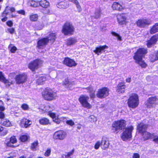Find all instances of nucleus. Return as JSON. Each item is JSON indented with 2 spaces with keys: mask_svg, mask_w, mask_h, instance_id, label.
I'll return each instance as SVG.
<instances>
[{
  "mask_svg": "<svg viewBox=\"0 0 158 158\" xmlns=\"http://www.w3.org/2000/svg\"><path fill=\"white\" fill-rule=\"evenodd\" d=\"M66 132L61 130L55 132L53 135V138L56 140H63L66 138Z\"/></svg>",
  "mask_w": 158,
  "mask_h": 158,
  "instance_id": "f8f14e48",
  "label": "nucleus"
},
{
  "mask_svg": "<svg viewBox=\"0 0 158 158\" xmlns=\"http://www.w3.org/2000/svg\"><path fill=\"white\" fill-rule=\"evenodd\" d=\"M27 4L30 6L36 7L39 6V1L30 0L28 2Z\"/></svg>",
  "mask_w": 158,
  "mask_h": 158,
  "instance_id": "7c9ffc66",
  "label": "nucleus"
},
{
  "mask_svg": "<svg viewBox=\"0 0 158 158\" xmlns=\"http://www.w3.org/2000/svg\"><path fill=\"white\" fill-rule=\"evenodd\" d=\"M5 108L3 106V102L0 100V111H2L5 110Z\"/></svg>",
  "mask_w": 158,
  "mask_h": 158,
  "instance_id": "5fc2aeb1",
  "label": "nucleus"
},
{
  "mask_svg": "<svg viewBox=\"0 0 158 158\" xmlns=\"http://www.w3.org/2000/svg\"><path fill=\"white\" fill-rule=\"evenodd\" d=\"M126 122L123 120L115 121L112 126L111 131L112 132L117 134L125 127Z\"/></svg>",
  "mask_w": 158,
  "mask_h": 158,
  "instance_id": "f257e3e1",
  "label": "nucleus"
},
{
  "mask_svg": "<svg viewBox=\"0 0 158 158\" xmlns=\"http://www.w3.org/2000/svg\"><path fill=\"white\" fill-rule=\"evenodd\" d=\"M87 90V92L91 93L90 95V97L92 98H94L95 97V95L94 94V91L93 88L92 86H89V87L85 88Z\"/></svg>",
  "mask_w": 158,
  "mask_h": 158,
  "instance_id": "473e14b6",
  "label": "nucleus"
},
{
  "mask_svg": "<svg viewBox=\"0 0 158 158\" xmlns=\"http://www.w3.org/2000/svg\"><path fill=\"white\" fill-rule=\"evenodd\" d=\"M136 63L139 64L142 68H145L147 66V64L142 60V59L135 60Z\"/></svg>",
  "mask_w": 158,
  "mask_h": 158,
  "instance_id": "72a5a7b5",
  "label": "nucleus"
},
{
  "mask_svg": "<svg viewBox=\"0 0 158 158\" xmlns=\"http://www.w3.org/2000/svg\"><path fill=\"white\" fill-rule=\"evenodd\" d=\"M101 14V10L100 8L97 9L95 11L94 17L95 19H98L99 18Z\"/></svg>",
  "mask_w": 158,
  "mask_h": 158,
  "instance_id": "4c0bfd02",
  "label": "nucleus"
},
{
  "mask_svg": "<svg viewBox=\"0 0 158 158\" xmlns=\"http://www.w3.org/2000/svg\"><path fill=\"white\" fill-rule=\"evenodd\" d=\"M20 139L21 141L24 142L27 140L28 136L25 135H23L20 136Z\"/></svg>",
  "mask_w": 158,
  "mask_h": 158,
  "instance_id": "a18cd8bd",
  "label": "nucleus"
},
{
  "mask_svg": "<svg viewBox=\"0 0 158 158\" xmlns=\"http://www.w3.org/2000/svg\"><path fill=\"white\" fill-rule=\"evenodd\" d=\"M88 120L92 123H94L96 122L97 121V119L96 117L93 115H91L88 118Z\"/></svg>",
  "mask_w": 158,
  "mask_h": 158,
  "instance_id": "c03bdc74",
  "label": "nucleus"
},
{
  "mask_svg": "<svg viewBox=\"0 0 158 158\" xmlns=\"http://www.w3.org/2000/svg\"><path fill=\"white\" fill-rule=\"evenodd\" d=\"M38 141L34 142L31 144V149L33 151H36V148L38 146Z\"/></svg>",
  "mask_w": 158,
  "mask_h": 158,
  "instance_id": "79ce46f5",
  "label": "nucleus"
},
{
  "mask_svg": "<svg viewBox=\"0 0 158 158\" xmlns=\"http://www.w3.org/2000/svg\"><path fill=\"white\" fill-rule=\"evenodd\" d=\"M63 63L64 64L69 67L75 66L77 64L73 60L69 58H66L63 61Z\"/></svg>",
  "mask_w": 158,
  "mask_h": 158,
  "instance_id": "f3484780",
  "label": "nucleus"
},
{
  "mask_svg": "<svg viewBox=\"0 0 158 158\" xmlns=\"http://www.w3.org/2000/svg\"><path fill=\"white\" fill-rule=\"evenodd\" d=\"M0 81L5 84L8 83V80L6 79L2 72H0Z\"/></svg>",
  "mask_w": 158,
  "mask_h": 158,
  "instance_id": "a19ab883",
  "label": "nucleus"
},
{
  "mask_svg": "<svg viewBox=\"0 0 158 158\" xmlns=\"http://www.w3.org/2000/svg\"><path fill=\"white\" fill-rule=\"evenodd\" d=\"M101 143V148L102 150H106L110 145L109 140L106 138H102Z\"/></svg>",
  "mask_w": 158,
  "mask_h": 158,
  "instance_id": "a211bd4d",
  "label": "nucleus"
},
{
  "mask_svg": "<svg viewBox=\"0 0 158 158\" xmlns=\"http://www.w3.org/2000/svg\"><path fill=\"white\" fill-rule=\"evenodd\" d=\"M147 51L146 49L144 48H139L135 54L134 56V59L135 60H138L139 59H142L145 55L147 53Z\"/></svg>",
  "mask_w": 158,
  "mask_h": 158,
  "instance_id": "9b49d317",
  "label": "nucleus"
},
{
  "mask_svg": "<svg viewBox=\"0 0 158 158\" xmlns=\"http://www.w3.org/2000/svg\"><path fill=\"white\" fill-rule=\"evenodd\" d=\"M21 123L25 128H27L31 124V121L26 118H23L21 121Z\"/></svg>",
  "mask_w": 158,
  "mask_h": 158,
  "instance_id": "c756f323",
  "label": "nucleus"
},
{
  "mask_svg": "<svg viewBox=\"0 0 158 158\" xmlns=\"http://www.w3.org/2000/svg\"><path fill=\"white\" fill-rule=\"evenodd\" d=\"M38 16L36 14H32L30 16V19L31 21H36L38 19Z\"/></svg>",
  "mask_w": 158,
  "mask_h": 158,
  "instance_id": "ea45409f",
  "label": "nucleus"
},
{
  "mask_svg": "<svg viewBox=\"0 0 158 158\" xmlns=\"http://www.w3.org/2000/svg\"><path fill=\"white\" fill-rule=\"evenodd\" d=\"M158 40V34H156L153 36L150 39L147 41V45L150 48L154 45Z\"/></svg>",
  "mask_w": 158,
  "mask_h": 158,
  "instance_id": "dca6fc26",
  "label": "nucleus"
},
{
  "mask_svg": "<svg viewBox=\"0 0 158 158\" xmlns=\"http://www.w3.org/2000/svg\"><path fill=\"white\" fill-rule=\"evenodd\" d=\"M54 122L56 123L57 124H59L60 123V120L59 119H56V118H55L54 120Z\"/></svg>",
  "mask_w": 158,
  "mask_h": 158,
  "instance_id": "69168bd1",
  "label": "nucleus"
},
{
  "mask_svg": "<svg viewBox=\"0 0 158 158\" xmlns=\"http://www.w3.org/2000/svg\"><path fill=\"white\" fill-rule=\"evenodd\" d=\"M21 107L23 110H27L29 108L28 106L25 104H23L21 106Z\"/></svg>",
  "mask_w": 158,
  "mask_h": 158,
  "instance_id": "864d4df0",
  "label": "nucleus"
},
{
  "mask_svg": "<svg viewBox=\"0 0 158 158\" xmlns=\"http://www.w3.org/2000/svg\"><path fill=\"white\" fill-rule=\"evenodd\" d=\"M131 78L129 77L126 79V81L127 82L130 83L131 82Z\"/></svg>",
  "mask_w": 158,
  "mask_h": 158,
  "instance_id": "774afa93",
  "label": "nucleus"
},
{
  "mask_svg": "<svg viewBox=\"0 0 158 158\" xmlns=\"http://www.w3.org/2000/svg\"><path fill=\"white\" fill-rule=\"evenodd\" d=\"M17 13L23 15H25V11L24 10H20L17 11Z\"/></svg>",
  "mask_w": 158,
  "mask_h": 158,
  "instance_id": "13d9d810",
  "label": "nucleus"
},
{
  "mask_svg": "<svg viewBox=\"0 0 158 158\" xmlns=\"http://www.w3.org/2000/svg\"><path fill=\"white\" fill-rule=\"evenodd\" d=\"M117 22L119 25L126 24V15L124 13L118 14L117 16Z\"/></svg>",
  "mask_w": 158,
  "mask_h": 158,
  "instance_id": "4468645a",
  "label": "nucleus"
},
{
  "mask_svg": "<svg viewBox=\"0 0 158 158\" xmlns=\"http://www.w3.org/2000/svg\"><path fill=\"white\" fill-rule=\"evenodd\" d=\"M158 105V98L156 96L150 97L147 101L145 105L148 108H155Z\"/></svg>",
  "mask_w": 158,
  "mask_h": 158,
  "instance_id": "39448f33",
  "label": "nucleus"
},
{
  "mask_svg": "<svg viewBox=\"0 0 158 158\" xmlns=\"http://www.w3.org/2000/svg\"><path fill=\"white\" fill-rule=\"evenodd\" d=\"M0 123L3 126L8 127L11 125V123L9 120L6 119L2 120V122Z\"/></svg>",
  "mask_w": 158,
  "mask_h": 158,
  "instance_id": "c9c22d12",
  "label": "nucleus"
},
{
  "mask_svg": "<svg viewBox=\"0 0 158 158\" xmlns=\"http://www.w3.org/2000/svg\"><path fill=\"white\" fill-rule=\"evenodd\" d=\"M69 3L67 2H60L56 5L57 7L60 9H64L69 7Z\"/></svg>",
  "mask_w": 158,
  "mask_h": 158,
  "instance_id": "393cba45",
  "label": "nucleus"
},
{
  "mask_svg": "<svg viewBox=\"0 0 158 158\" xmlns=\"http://www.w3.org/2000/svg\"><path fill=\"white\" fill-rule=\"evenodd\" d=\"M133 129V126H131L126 127L123 132L121 136L122 139L125 141L131 137V132Z\"/></svg>",
  "mask_w": 158,
  "mask_h": 158,
  "instance_id": "0eeeda50",
  "label": "nucleus"
},
{
  "mask_svg": "<svg viewBox=\"0 0 158 158\" xmlns=\"http://www.w3.org/2000/svg\"><path fill=\"white\" fill-rule=\"evenodd\" d=\"M143 137L144 140H145L148 139H152L154 134H151L148 132L145 131L143 133Z\"/></svg>",
  "mask_w": 158,
  "mask_h": 158,
  "instance_id": "bb28decb",
  "label": "nucleus"
},
{
  "mask_svg": "<svg viewBox=\"0 0 158 158\" xmlns=\"http://www.w3.org/2000/svg\"><path fill=\"white\" fill-rule=\"evenodd\" d=\"M51 150H48L45 153V155L46 156H48L50 154Z\"/></svg>",
  "mask_w": 158,
  "mask_h": 158,
  "instance_id": "0e129e2a",
  "label": "nucleus"
},
{
  "mask_svg": "<svg viewBox=\"0 0 158 158\" xmlns=\"http://www.w3.org/2000/svg\"><path fill=\"white\" fill-rule=\"evenodd\" d=\"M42 7L47 8L49 6V3L46 0H41L39 2V5Z\"/></svg>",
  "mask_w": 158,
  "mask_h": 158,
  "instance_id": "c85d7f7f",
  "label": "nucleus"
},
{
  "mask_svg": "<svg viewBox=\"0 0 158 158\" xmlns=\"http://www.w3.org/2000/svg\"><path fill=\"white\" fill-rule=\"evenodd\" d=\"M17 50V48L15 46H13V47L11 48L10 49V51L12 53H15V51Z\"/></svg>",
  "mask_w": 158,
  "mask_h": 158,
  "instance_id": "052dcab7",
  "label": "nucleus"
},
{
  "mask_svg": "<svg viewBox=\"0 0 158 158\" xmlns=\"http://www.w3.org/2000/svg\"><path fill=\"white\" fill-rule=\"evenodd\" d=\"M140 156L138 153H134L133 156L132 158H139Z\"/></svg>",
  "mask_w": 158,
  "mask_h": 158,
  "instance_id": "bf43d9fd",
  "label": "nucleus"
},
{
  "mask_svg": "<svg viewBox=\"0 0 158 158\" xmlns=\"http://www.w3.org/2000/svg\"><path fill=\"white\" fill-rule=\"evenodd\" d=\"M109 89L106 87H104L98 90L96 94L97 97L99 98H106L109 95Z\"/></svg>",
  "mask_w": 158,
  "mask_h": 158,
  "instance_id": "9d476101",
  "label": "nucleus"
},
{
  "mask_svg": "<svg viewBox=\"0 0 158 158\" xmlns=\"http://www.w3.org/2000/svg\"><path fill=\"white\" fill-rule=\"evenodd\" d=\"M75 84V82L74 81H69V87H71L72 86V85H74Z\"/></svg>",
  "mask_w": 158,
  "mask_h": 158,
  "instance_id": "338daca9",
  "label": "nucleus"
},
{
  "mask_svg": "<svg viewBox=\"0 0 158 158\" xmlns=\"http://www.w3.org/2000/svg\"><path fill=\"white\" fill-rule=\"evenodd\" d=\"M15 9L14 7L7 6L2 14V17H4L10 13H12L15 12Z\"/></svg>",
  "mask_w": 158,
  "mask_h": 158,
  "instance_id": "6ab92c4d",
  "label": "nucleus"
},
{
  "mask_svg": "<svg viewBox=\"0 0 158 158\" xmlns=\"http://www.w3.org/2000/svg\"><path fill=\"white\" fill-rule=\"evenodd\" d=\"M89 99V97L86 95H81L78 99L79 102L82 106L89 109L91 108V105L88 102Z\"/></svg>",
  "mask_w": 158,
  "mask_h": 158,
  "instance_id": "423d86ee",
  "label": "nucleus"
},
{
  "mask_svg": "<svg viewBox=\"0 0 158 158\" xmlns=\"http://www.w3.org/2000/svg\"><path fill=\"white\" fill-rule=\"evenodd\" d=\"M136 63L139 64L142 68H145L147 66V64L142 60V59L135 60Z\"/></svg>",
  "mask_w": 158,
  "mask_h": 158,
  "instance_id": "f704fd0d",
  "label": "nucleus"
},
{
  "mask_svg": "<svg viewBox=\"0 0 158 158\" xmlns=\"http://www.w3.org/2000/svg\"><path fill=\"white\" fill-rule=\"evenodd\" d=\"M39 122L41 125H46L49 123V120L46 118H43L39 120Z\"/></svg>",
  "mask_w": 158,
  "mask_h": 158,
  "instance_id": "58836bf2",
  "label": "nucleus"
},
{
  "mask_svg": "<svg viewBox=\"0 0 158 158\" xmlns=\"http://www.w3.org/2000/svg\"><path fill=\"white\" fill-rule=\"evenodd\" d=\"M43 61L40 59H36L31 62L29 64L28 67L32 71L37 69L43 63Z\"/></svg>",
  "mask_w": 158,
  "mask_h": 158,
  "instance_id": "1a4fd4ad",
  "label": "nucleus"
},
{
  "mask_svg": "<svg viewBox=\"0 0 158 158\" xmlns=\"http://www.w3.org/2000/svg\"><path fill=\"white\" fill-rule=\"evenodd\" d=\"M69 81L68 79H65L64 81L63 84L65 87L68 88L69 87Z\"/></svg>",
  "mask_w": 158,
  "mask_h": 158,
  "instance_id": "09e8293b",
  "label": "nucleus"
},
{
  "mask_svg": "<svg viewBox=\"0 0 158 158\" xmlns=\"http://www.w3.org/2000/svg\"><path fill=\"white\" fill-rule=\"evenodd\" d=\"M46 80V78L44 75H42L36 80V83L38 85L43 84Z\"/></svg>",
  "mask_w": 158,
  "mask_h": 158,
  "instance_id": "a878e982",
  "label": "nucleus"
},
{
  "mask_svg": "<svg viewBox=\"0 0 158 158\" xmlns=\"http://www.w3.org/2000/svg\"><path fill=\"white\" fill-rule=\"evenodd\" d=\"M10 141L12 143H14L17 142V140L15 136H12L10 138Z\"/></svg>",
  "mask_w": 158,
  "mask_h": 158,
  "instance_id": "3c124183",
  "label": "nucleus"
},
{
  "mask_svg": "<svg viewBox=\"0 0 158 158\" xmlns=\"http://www.w3.org/2000/svg\"><path fill=\"white\" fill-rule=\"evenodd\" d=\"M108 48V47L106 45L102 46H100L96 48V49L94 51V52L98 55H99L101 54L102 51H103L105 49Z\"/></svg>",
  "mask_w": 158,
  "mask_h": 158,
  "instance_id": "4be33fe9",
  "label": "nucleus"
},
{
  "mask_svg": "<svg viewBox=\"0 0 158 158\" xmlns=\"http://www.w3.org/2000/svg\"><path fill=\"white\" fill-rule=\"evenodd\" d=\"M27 76L24 73L17 75L15 78L16 83L20 84L24 83L26 81Z\"/></svg>",
  "mask_w": 158,
  "mask_h": 158,
  "instance_id": "ddd939ff",
  "label": "nucleus"
},
{
  "mask_svg": "<svg viewBox=\"0 0 158 158\" xmlns=\"http://www.w3.org/2000/svg\"><path fill=\"white\" fill-rule=\"evenodd\" d=\"M74 149H73L71 151L66 153V154L63 155L62 156V158H71L72 156L74 153Z\"/></svg>",
  "mask_w": 158,
  "mask_h": 158,
  "instance_id": "e433bc0d",
  "label": "nucleus"
},
{
  "mask_svg": "<svg viewBox=\"0 0 158 158\" xmlns=\"http://www.w3.org/2000/svg\"><path fill=\"white\" fill-rule=\"evenodd\" d=\"M46 38H47L48 40V42L50 41L53 43L55 40L56 35L55 33H52L49 34L48 36Z\"/></svg>",
  "mask_w": 158,
  "mask_h": 158,
  "instance_id": "2f4dec72",
  "label": "nucleus"
},
{
  "mask_svg": "<svg viewBox=\"0 0 158 158\" xmlns=\"http://www.w3.org/2000/svg\"><path fill=\"white\" fill-rule=\"evenodd\" d=\"M5 117V114H4L2 112H0V118H1L2 120H3L4 119V118Z\"/></svg>",
  "mask_w": 158,
  "mask_h": 158,
  "instance_id": "e2e57ef3",
  "label": "nucleus"
},
{
  "mask_svg": "<svg viewBox=\"0 0 158 158\" xmlns=\"http://www.w3.org/2000/svg\"><path fill=\"white\" fill-rule=\"evenodd\" d=\"M15 31V30L14 28H8L7 29L6 32H9L11 34H13Z\"/></svg>",
  "mask_w": 158,
  "mask_h": 158,
  "instance_id": "de8ad7c7",
  "label": "nucleus"
},
{
  "mask_svg": "<svg viewBox=\"0 0 158 158\" xmlns=\"http://www.w3.org/2000/svg\"><path fill=\"white\" fill-rule=\"evenodd\" d=\"M112 7L114 10L118 11H121L123 9L122 6L117 2L113 3L112 6Z\"/></svg>",
  "mask_w": 158,
  "mask_h": 158,
  "instance_id": "b1692460",
  "label": "nucleus"
},
{
  "mask_svg": "<svg viewBox=\"0 0 158 158\" xmlns=\"http://www.w3.org/2000/svg\"><path fill=\"white\" fill-rule=\"evenodd\" d=\"M75 28L73 24L69 22L66 23L63 26L62 33L65 35H73Z\"/></svg>",
  "mask_w": 158,
  "mask_h": 158,
  "instance_id": "7ed1b4c3",
  "label": "nucleus"
},
{
  "mask_svg": "<svg viewBox=\"0 0 158 158\" xmlns=\"http://www.w3.org/2000/svg\"><path fill=\"white\" fill-rule=\"evenodd\" d=\"M157 32H158V23L154 25L150 30V33L151 34H153Z\"/></svg>",
  "mask_w": 158,
  "mask_h": 158,
  "instance_id": "cd10ccee",
  "label": "nucleus"
},
{
  "mask_svg": "<svg viewBox=\"0 0 158 158\" xmlns=\"http://www.w3.org/2000/svg\"><path fill=\"white\" fill-rule=\"evenodd\" d=\"M42 95L45 100L49 101L55 99L57 97L56 93L51 89L48 88H46L43 92Z\"/></svg>",
  "mask_w": 158,
  "mask_h": 158,
  "instance_id": "f03ea898",
  "label": "nucleus"
},
{
  "mask_svg": "<svg viewBox=\"0 0 158 158\" xmlns=\"http://www.w3.org/2000/svg\"><path fill=\"white\" fill-rule=\"evenodd\" d=\"M48 115L52 118H56V116L55 114L53 113H52L51 112L49 111H48Z\"/></svg>",
  "mask_w": 158,
  "mask_h": 158,
  "instance_id": "4d7b16f0",
  "label": "nucleus"
},
{
  "mask_svg": "<svg viewBox=\"0 0 158 158\" xmlns=\"http://www.w3.org/2000/svg\"><path fill=\"white\" fill-rule=\"evenodd\" d=\"M66 42L67 45L70 46L74 44L77 42V40L75 38L70 37L66 40Z\"/></svg>",
  "mask_w": 158,
  "mask_h": 158,
  "instance_id": "5701e85b",
  "label": "nucleus"
},
{
  "mask_svg": "<svg viewBox=\"0 0 158 158\" xmlns=\"http://www.w3.org/2000/svg\"><path fill=\"white\" fill-rule=\"evenodd\" d=\"M126 87L125 83L121 82L118 84L117 91L119 94L123 93L125 91Z\"/></svg>",
  "mask_w": 158,
  "mask_h": 158,
  "instance_id": "412c9836",
  "label": "nucleus"
},
{
  "mask_svg": "<svg viewBox=\"0 0 158 158\" xmlns=\"http://www.w3.org/2000/svg\"><path fill=\"white\" fill-rule=\"evenodd\" d=\"M147 126L143 123L138 124L137 126V130L140 133H143L146 131Z\"/></svg>",
  "mask_w": 158,
  "mask_h": 158,
  "instance_id": "aec40b11",
  "label": "nucleus"
},
{
  "mask_svg": "<svg viewBox=\"0 0 158 158\" xmlns=\"http://www.w3.org/2000/svg\"><path fill=\"white\" fill-rule=\"evenodd\" d=\"M150 58L151 61L152 62H154L156 60H158V51L156 52V56L153 55L150 56Z\"/></svg>",
  "mask_w": 158,
  "mask_h": 158,
  "instance_id": "37998d69",
  "label": "nucleus"
},
{
  "mask_svg": "<svg viewBox=\"0 0 158 158\" xmlns=\"http://www.w3.org/2000/svg\"><path fill=\"white\" fill-rule=\"evenodd\" d=\"M152 138L153 139V141L155 143L158 144V135H156L155 134H154Z\"/></svg>",
  "mask_w": 158,
  "mask_h": 158,
  "instance_id": "8fccbe9b",
  "label": "nucleus"
},
{
  "mask_svg": "<svg viewBox=\"0 0 158 158\" xmlns=\"http://www.w3.org/2000/svg\"><path fill=\"white\" fill-rule=\"evenodd\" d=\"M111 34L113 36L117 37L118 40L120 41H121L122 40L121 37L118 34L114 32H112Z\"/></svg>",
  "mask_w": 158,
  "mask_h": 158,
  "instance_id": "49530a36",
  "label": "nucleus"
},
{
  "mask_svg": "<svg viewBox=\"0 0 158 158\" xmlns=\"http://www.w3.org/2000/svg\"><path fill=\"white\" fill-rule=\"evenodd\" d=\"M152 21L150 19H141L136 22L137 26L140 28L146 27L152 23Z\"/></svg>",
  "mask_w": 158,
  "mask_h": 158,
  "instance_id": "6e6552de",
  "label": "nucleus"
},
{
  "mask_svg": "<svg viewBox=\"0 0 158 158\" xmlns=\"http://www.w3.org/2000/svg\"><path fill=\"white\" fill-rule=\"evenodd\" d=\"M127 104L128 106L132 108H136L139 104V98L137 95L132 94L128 99Z\"/></svg>",
  "mask_w": 158,
  "mask_h": 158,
  "instance_id": "20e7f679",
  "label": "nucleus"
},
{
  "mask_svg": "<svg viewBox=\"0 0 158 158\" xmlns=\"http://www.w3.org/2000/svg\"><path fill=\"white\" fill-rule=\"evenodd\" d=\"M6 24L8 26L11 27L13 26V23L12 21H9L6 22Z\"/></svg>",
  "mask_w": 158,
  "mask_h": 158,
  "instance_id": "680f3d73",
  "label": "nucleus"
},
{
  "mask_svg": "<svg viewBox=\"0 0 158 158\" xmlns=\"http://www.w3.org/2000/svg\"><path fill=\"white\" fill-rule=\"evenodd\" d=\"M100 146H101V143L100 141H98L94 145V148L96 149H98Z\"/></svg>",
  "mask_w": 158,
  "mask_h": 158,
  "instance_id": "603ef678",
  "label": "nucleus"
},
{
  "mask_svg": "<svg viewBox=\"0 0 158 158\" xmlns=\"http://www.w3.org/2000/svg\"><path fill=\"white\" fill-rule=\"evenodd\" d=\"M66 123L67 124L71 126H73L74 124V123L72 120H67Z\"/></svg>",
  "mask_w": 158,
  "mask_h": 158,
  "instance_id": "6e6d98bb",
  "label": "nucleus"
},
{
  "mask_svg": "<svg viewBox=\"0 0 158 158\" xmlns=\"http://www.w3.org/2000/svg\"><path fill=\"white\" fill-rule=\"evenodd\" d=\"M48 40L46 37L39 39L37 42V47L39 49H43L48 43Z\"/></svg>",
  "mask_w": 158,
  "mask_h": 158,
  "instance_id": "2eb2a0df",
  "label": "nucleus"
}]
</instances>
